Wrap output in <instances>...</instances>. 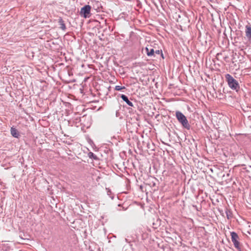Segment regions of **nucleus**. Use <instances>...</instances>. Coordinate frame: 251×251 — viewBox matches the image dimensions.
Returning a JSON list of instances; mask_svg holds the SVG:
<instances>
[{"mask_svg":"<svg viewBox=\"0 0 251 251\" xmlns=\"http://www.w3.org/2000/svg\"><path fill=\"white\" fill-rule=\"evenodd\" d=\"M225 76L228 87L232 90L238 92L240 90V86L238 81L229 74H226Z\"/></svg>","mask_w":251,"mask_h":251,"instance_id":"obj_1","label":"nucleus"},{"mask_svg":"<svg viewBox=\"0 0 251 251\" xmlns=\"http://www.w3.org/2000/svg\"><path fill=\"white\" fill-rule=\"evenodd\" d=\"M176 116L179 123L181 124L184 128L188 130L190 129L191 126L189 124L186 117L183 113L180 111H176Z\"/></svg>","mask_w":251,"mask_h":251,"instance_id":"obj_2","label":"nucleus"},{"mask_svg":"<svg viewBox=\"0 0 251 251\" xmlns=\"http://www.w3.org/2000/svg\"><path fill=\"white\" fill-rule=\"evenodd\" d=\"M231 241L233 243L234 247L236 248L239 251H241L240 248V244L239 242V237L238 234L235 232H231L230 233Z\"/></svg>","mask_w":251,"mask_h":251,"instance_id":"obj_3","label":"nucleus"},{"mask_svg":"<svg viewBox=\"0 0 251 251\" xmlns=\"http://www.w3.org/2000/svg\"><path fill=\"white\" fill-rule=\"evenodd\" d=\"M91 6L89 5H85L82 7L80 11V15L81 16L85 18H89L90 16V11Z\"/></svg>","mask_w":251,"mask_h":251,"instance_id":"obj_4","label":"nucleus"},{"mask_svg":"<svg viewBox=\"0 0 251 251\" xmlns=\"http://www.w3.org/2000/svg\"><path fill=\"white\" fill-rule=\"evenodd\" d=\"M120 97L121 98V99L124 101H125L126 104L130 106H131V107H133L134 105L132 103V102H131L128 99V97L125 95H124V94H122L120 96Z\"/></svg>","mask_w":251,"mask_h":251,"instance_id":"obj_5","label":"nucleus"},{"mask_svg":"<svg viewBox=\"0 0 251 251\" xmlns=\"http://www.w3.org/2000/svg\"><path fill=\"white\" fill-rule=\"evenodd\" d=\"M10 132L12 136L15 138H19L20 136L18 131L14 127H12L10 129Z\"/></svg>","mask_w":251,"mask_h":251,"instance_id":"obj_6","label":"nucleus"},{"mask_svg":"<svg viewBox=\"0 0 251 251\" xmlns=\"http://www.w3.org/2000/svg\"><path fill=\"white\" fill-rule=\"evenodd\" d=\"M246 37L250 40H251V26L247 25L246 26L245 31Z\"/></svg>","mask_w":251,"mask_h":251,"instance_id":"obj_7","label":"nucleus"},{"mask_svg":"<svg viewBox=\"0 0 251 251\" xmlns=\"http://www.w3.org/2000/svg\"><path fill=\"white\" fill-rule=\"evenodd\" d=\"M58 23L59 25H60V28H61L63 30H65L66 29V25L64 21L61 18H60L59 19Z\"/></svg>","mask_w":251,"mask_h":251,"instance_id":"obj_8","label":"nucleus"},{"mask_svg":"<svg viewBox=\"0 0 251 251\" xmlns=\"http://www.w3.org/2000/svg\"><path fill=\"white\" fill-rule=\"evenodd\" d=\"M147 54L149 56H155V50L151 48L150 52H147Z\"/></svg>","mask_w":251,"mask_h":251,"instance_id":"obj_9","label":"nucleus"},{"mask_svg":"<svg viewBox=\"0 0 251 251\" xmlns=\"http://www.w3.org/2000/svg\"><path fill=\"white\" fill-rule=\"evenodd\" d=\"M88 156L90 158L94 159L95 160H97L98 159L97 155L92 152H90L88 153Z\"/></svg>","mask_w":251,"mask_h":251,"instance_id":"obj_10","label":"nucleus"},{"mask_svg":"<svg viewBox=\"0 0 251 251\" xmlns=\"http://www.w3.org/2000/svg\"><path fill=\"white\" fill-rule=\"evenodd\" d=\"M226 217H227V219H229V218H230L231 217L232 213L230 211V210L226 209Z\"/></svg>","mask_w":251,"mask_h":251,"instance_id":"obj_11","label":"nucleus"},{"mask_svg":"<svg viewBox=\"0 0 251 251\" xmlns=\"http://www.w3.org/2000/svg\"><path fill=\"white\" fill-rule=\"evenodd\" d=\"M123 89H126V87L125 86H121L120 85H117L115 86V90L117 91H121Z\"/></svg>","mask_w":251,"mask_h":251,"instance_id":"obj_12","label":"nucleus"},{"mask_svg":"<svg viewBox=\"0 0 251 251\" xmlns=\"http://www.w3.org/2000/svg\"><path fill=\"white\" fill-rule=\"evenodd\" d=\"M155 54H156L158 55H159L160 54H161V56L163 58V55L161 50H155Z\"/></svg>","mask_w":251,"mask_h":251,"instance_id":"obj_13","label":"nucleus"},{"mask_svg":"<svg viewBox=\"0 0 251 251\" xmlns=\"http://www.w3.org/2000/svg\"><path fill=\"white\" fill-rule=\"evenodd\" d=\"M150 49H151V48H150L148 47H146L145 50H146V52H150Z\"/></svg>","mask_w":251,"mask_h":251,"instance_id":"obj_14","label":"nucleus"}]
</instances>
